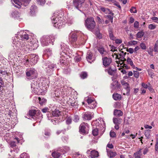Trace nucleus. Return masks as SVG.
<instances>
[{
	"label": "nucleus",
	"mask_w": 158,
	"mask_h": 158,
	"mask_svg": "<svg viewBox=\"0 0 158 158\" xmlns=\"http://www.w3.org/2000/svg\"><path fill=\"white\" fill-rule=\"evenodd\" d=\"M39 83H38L37 81H33L31 84V88L32 91L35 94H43L42 88L43 86L39 85Z\"/></svg>",
	"instance_id": "1"
},
{
	"label": "nucleus",
	"mask_w": 158,
	"mask_h": 158,
	"mask_svg": "<svg viewBox=\"0 0 158 158\" xmlns=\"http://www.w3.org/2000/svg\"><path fill=\"white\" fill-rule=\"evenodd\" d=\"M85 25L88 30L92 31L96 26V23L94 18H88L85 21Z\"/></svg>",
	"instance_id": "2"
},
{
	"label": "nucleus",
	"mask_w": 158,
	"mask_h": 158,
	"mask_svg": "<svg viewBox=\"0 0 158 158\" xmlns=\"http://www.w3.org/2000/svg\"><path fill=\"white\" fill-rule=\"evenodd\" d=\"M99 122L98 121V123H96V128L94 129L92 131V134L94 136L97 135L98 133V130L100 129V127L101 128L102 127H103V125L105 124L103 120L100 118V120H99Z\"/></svg>",
	"instance_id": "3"
},
{
	"label": "nucleus",
	"mask_w": 158,
	"mask_h": 158,
	"mask_svg": "<svg viewBox=\"0 0 158 158\" xmlns=\"http://www.w3.org/2000/svg\"><path fill=\"white\" fill-rule=\"evenodd\" d=\"M89 126L87 123H83L81 124L79 127L80 132L83 134H87L88 133Z\"/></svg>",
	"instance_id": "4"
},
{
	"label": "nucleus",
	"mask_w": 158,
	"mask_h": 158,
	"mask_svg": "<svg viewBox=\"0 0 158 158\" xmlns=\"http://www.w3.org/2000/svg\"><path fill=\"white\" fill-rule=\"evenodd\" d=\"M29 115L32 116V118L34 119H35L36 118L40 119L42 118V115L41 113H36L35 110H29Z\"/></svg>",
	"instance_id": "5"
},
{
	"label": "nucleus",
	"mask_w": 158,
	"mask_h": 158,
	"mask_svg": "<svg viewBox=\"0 0 158 158\" xmlns=\"http://www.w3.org/2000/svg\"><path fill=\"white\" fill-rule=\"evenodd\" d=\"M59 18L53 16L52 17V20L54 23V26L56 27L59 28L62 24V21L61 19H59Z\"/></svg>",
	"instance_id": "6"
},
{
	"label": "nucleus",
	"mask_w": 158,
	"mask_h": 158,
	"mask_svg": "<svg viewBox=\"0 0 158 158\" xmlns=\"http://www.w3.org/2000/svg\"><path fill=\"white\" fill-rule=\"evenodd\" d=\"M26 75L27 77H30V79H32L36 77V72L34 69H31L26 70Z\"/></svg>",
	"instance_id": "7"
},
{
	"label": "nucleus",
	"mask_w": 158,
	"mask_h": 158,
	"mask_svg": "<svg viewBox=\"0 0 158 158\" xmlns=\"http://www.w3.org/2000/svg\"><path fill=\"white\" fill-rule=\"evenodd\" d=\"M88 150L87 152V154H88L91 158H95L99 156L98 152L95 150Z\"/></svg>",
	"instance_id": "8"
},
{
	"label": "nucleus",
	"mask_w": 158,
	"mask_h": 158,
	"mask_svg": "<svg viewBox=\"0 0 158 158\" xmlns=\"http://www.w3.org/2000/svg\"><path fill=\"white\" fill-rule=\"evenodd\" d=\"M84 0H73V6L77 9H79L82 6V3Z\"/></svg>",
	"instance_id": "9"
},
{
	"label": "nucleus",
	"mask_w": 158,
	"mask_h": 158,
	"mask_svg": "<svg viewBox=\"0 0 158 158\" xmlns=\"http://www.w3.org/2000/svg\"><path fill=\"white\" fill-rule=\"evenodd\" d=\"M86 102L88 106L90 108L94 109L97 106V103L95 99H86Z\"/></svg>",
	"instance_id": "10"
},
{
	"label": "nucleus",
	"mask_w": 158,
	"mask_h": 158,
	"mask_svg": "<svg viewBox=\"0 0 158 158\" xmlns=\"http://www.w3.org/2000/svg\"><path fill=\"white\" fill-rule=\"evenodd\" d=\"M111 85V87L113 89L116 90H119L121 89V85L116 80L114 81Z\"/></svg>",
	"instance_id": "11"
},
{
	"label": "nucleus",
	"mask_w": 158,
	"mask_h": 158,
	"mask_svg": "<svg viewBox=\"0 0 158 158\" xmlns=\"http://www.w3.org/2000/svg\"><path fill=\"white\" fill-rule=\"evenodd\" d=\"M44 41H45L47 43V45L49 43L53 44L55 37L53 35H47L44 37Z\"/></svg>",
	"instance_id": "12"
},
{
	"label": "nucleus",
	"mask_w": 158,
	"mask_h": 158,
	"mask_svg": "<svg viewBox=\"0 0 158 158\" xmlns=\"http://www.w3.org/2000/svg\"><path fill=\"white\" fill-rule=\"evenodd\" d=\"M102 60L103 64L105 67H108L112 62L111 59L107 57H103L102 58Z\"/></svg>",
	"instance_id": "13"
},
{
	"label": "nucleus",
	"mask_w": 158,
	"mask_h": 158,
	"mask_svg": "<svg viewBox=\"0 0 158 158\" xmlns=\"http://www.w3.org/2000/svg\"><path fill=\"white\" fill-rule=\"evenodd\" d=\"M93 115L90 112H86L83 114L82 117L84 120H90L91 119Z\"/></svg>",
	"instance_id": "14"
},
{
	"label": "nucleus",
	"mask_w": 158,
	"mask_h": 158,
	"mask_svg": "<svg viewBox=\"0 0 158 158\" xmlns=\"http://www.w3.org/2000/svg\"><path fill=\"white\" fill-rule=\"evenodd\" d=\"M98 50L102 56H106L108 54L107 52L102 46H101L98 47Z\"/></svg>",
	"instance_id": "15"
},
{
	"label": "nucleus",
	"mask_w": 158,
	"mask_h": 158,
	"mask_svg": "<svg viewBox=\"0 0 158 158\" xmlns=\"http://www.w3.org/2000/svg\"><path fill=\"white\" fill-rule=\"evenodd\" d=\"M22 135L21 133L17 132L16 134L15 139L16 140L17 143H20L21 140L23 139Z\"/></svg>",
	"instance_id": "16"
},
{
	"label": "nucleus",
	"mask_w": 158,
	"mask_h": 158,
	"mask_svg": "<svg viewBox=\"0 0 158 158\" xmlns=\"http://www.w3.org/2000/svg\"><path fill=\"white\" fill-rule=\"evenodd\" d=\"M121 84L124 88L126 89L127 91V94L130 91V87L129 86V84L128 83L123 81L121 82Z\"/></svg>",
	"instance_id": "17"
},
{
	"label": "nucleus",
	"mask_w": 158,
	"mask_h": 158,
	"mask_svg": "<svg viewBox=\"0 0 158 158\" xmlns=\"http://www.w3.org/2000/svg\"><path fill=\"white\" fill-rule=\"evenodd\" d=\"M86 58L87 61L90 63H91L90 61H93L94 60L93 54L90 51L87 52Z\"/></svg>",
	"instance_id": "18"
},
{
	"label": "nucleus",
	"mask_w": 158,
	"mask_h": 158,
	"mask_svg": "<svg viewBox=\"0 0 158 158\" xmlns=\"http://www.w3.org/2000/svg\"><path fill=\"white\" fill-rule=\"evenodd\" d=\"M142 149H140L139 151L134 153L132 158H141Z\"/></svg>",
	"instance_id": "19"
},
{
	"label": "nucleus",
	"mask_w": 158,
	"mask_h": 158,
	"mask_svg": "<svg viewBox=\"0 0 158 158\" xmlns=\"http://www.w3.org/2000/svg\"><path fill=\"white\" fill-rule=\"evenodd\" d=\"M52 155L53 157L55 158H58L63 154L61 152V151L60 150H59L56 152H55L52 153Z\"/></svg>",
	"instance_id": "20"
},
{
	"label": "nucleus",
	"mask_w": 158,
	"mask_h": 158,
	"mask_svg": "<svg viewBox=\"0 0 158 158\" xmlns=\"http://www.w3.org/2000/svg\"><path fill=\"white\" fill-rule=\"evenodd\" d=\"M20 33H22L21 34H20V36L22 40H27L29 39L28 35L26 33V32L23 31H20Z\"/></svg>",
	"instance_id": "21"
},
{
	"label": "nucleus",
	"mask_w": 158,
	"mask_h": 158,
	"mask_svg": "<svg viewBox=\"0 0 158 158\" xmlns=\"http://www.w3.org/2000/svg\"><path fill=\"white\" fill-rule=\"evenodd\" d=\"M70 41L71 43L75 42L77 40V36L75 33H73L69 38Z\"/></svg>",
	"instance_id": "22"
},
{
	"label": "nucleus",
	"mask_w": 158,
	"mask_h": 158,
	"mask_svg": "<svg viewBox=\"0 0 158 158\" xmlns=\"http://www.w3.org/2000/svg\"><path fill=\"white\" fill-rule=\"evenodd\" d=\"M38 60V56L32 54L31 56L30 61L33 64L36 63Z\"/></svg>",
	"instance_id": "23"
},
{
	"label": "nucleus",
	"mask_w": 158,
	"mask_h": 158,
	"mask_svg": "<svg viewBox=\"0 0 158 158\" xmlns=\"http://www.w3.org/2000/svg\"><path fill=\"white\" fill-rule=\"evenodd\" d=\"M114 115L116 117H120L123 115V112L120 110H115L114 111Z\"/></svg>",
	"instance_id": "24"
},
{
	"label": "nucleus",
	"mask_w": 158,
	"mask_h": 158,
	"mask_svg": "<svg viewBox=\"0 0 158 158\" xmlns=\"http://www.w3.org/2000/svg\"><path fill=\"white\" fill-rule=\"evenodd\" d=\"M106 151L108 156L110 158L114 157L116 155V153L115 152L109 151V149L107 148H106Z\"/></svg>",
	"instance_id": "25"
},
{
	"label": "nucleus",
	"mask_w": 158,
	"mask_h": 158,
	"mask_svg": "<svg viewBox=\"0 0 158 158\" xmlns=\"http://www.w3.org/2000/svg\"><path fill=\"white\" fill-rule=\"evenodd\" d=\"M69 148L67 146L64 147L60 150L63 155L66 152H69Z\"/></svg>",
	"instance_id": "26"
},
{
	"label": "nucleus",
	"mask_w": 158,
	"mask_h": 158,
	"mask_svg": "<svg viewBox=\"0 0 158 158\" xmlns=\"http://www.w3.org/2000/svg\"><path fill=\"white\" fill-rule=\"evenodd\" d=\"M105 71L107 72L111 76L114 75L115 73V71L112 70L110 67L106 69Z\"/></svg>",
	"instance_id": "27"
},
{
	"label": "nucleus",
	"mask_w": 158,
	"mask_h": 158,
	"mask_svg": "<svg viewBox=\"0 0 158 158\" xmlns=\"http://www.w3.org/2000/svg\"><path fill=\"white\" fill-rule=\"evenodd\" d=\"M13 1L15 4H14L15 6L18 8H21V5H22V4L21 2H19L18 0H13Z\"/></svg>",
	"instance_id": "28"
},
{
	"label": "nucleus",
	"mask_w": 158,
	"mask_h": 158,
	"mask_svg": "<svg viewBox=\"0 0 158 158\" xmlns=\"http://www.w3.org/2000/svg\"><path fill=\"white\" fill-rule=\"evenodd\" d=\"M36 9L37 7L36 6L34 5H32L30 8L31 14L32 15H34Z\"/></svg>",
	"instance_id": "29"
},
{
	"label": "nucleus",
	"mask_w": 158,
	"mask_h": 158,
	"mask_svg": "<svg viewBox=\"0 0 158 158\" xmlns=\"http://www.w3.org/2000/svg\"><path fill=\"white\" fill-rule=\"evenodd\" d=\"M101 10L105 13L106 14H111V11L110 10L107 8H105L104 7H101L100 8Z\"/></svg>",
	"instance_id": "30"
},
{
	"label": "nucleus",
	"mask_w": 158,
	"mask_h": 158,
	"mask_svg": "<svg viewBox=\"0 0 158 158\" xmlns=\"http://www.w3.org/2000/svg\"><path fill=\"white\" fill-rule=\"evenodd\" d=\"M46 67H45L46 70L47 72H49L50 69H52L56 67V65L53 64H51L50 65H46Z\"/></svg>",
	"instance_id": "31"
},
{
	"label": "nucleus",
	"mask_w": 158,
	"mask_h": 158,
	"mask_svg": "<svg viewBox=\"0 0 158 158\" xmlns=\"http://www.w3.org/2000/svg\"><path fill=\"white\" fill-rule=\"evenodd\" d=\"M52 111V115L53 117H57L59 116L60 114V112L58 110H54V111L53 110Z\"/></svg>",
	"instance_id": "32"
},
{
	"label": "nucleus",
	"mask_w": 158,
	"mask_h": 158,
	"mask_svg": "<svg viewBox=\"0 0 158 158\" xmlns=\"http://www.w3.org/2000/svg\"><path fill=\"white\" fill-rule=\"evenodd\" d=\"M127 64L130 65L133 69L135 68V66L134 64L133 61L131 58L128 57L127 60Z\"/></svg>",
	"instance_id": "33"
},
{
	"label": "nucleus",
	"mask_w": 158,
	"mask_h": 158,
	"mask_svg": "<svg viewBox=\"0 0 158 158\" xmlns=\"http://www.w3.org/2000/svg\"><path fill=\"white\" fill-rule=\"evenodd\" d=\"M31 1V0H22V2H21L22 4V5L26 6L28 5Z\"/></svg>",
	"instance_id": "34"
},
{
	"label": "nucleus",
	"mask_w": 158,
	"mask_h": 158,
	"mask_svg": "<svg viewBox=\"0 0 158 158\" xmlns=\"http://www.w3.org/2000/svg\"><path fill=\"white\" fill-rule=\"evenodd\" d=\"M119 119L116 118H113V120L114 123L115 124H120L121 123L120 121H119Z\"/></svg>",
	"instance_id": "35"
},
{
	"label": "nucleus",
	"mask_w": 158,
	"mask_h": 158,
	"mask_svg": "<svg viewBox=\"0 0 158 158\" xmlns=\"http://www.w3.org/2000/svg\"><path fill=\"white\" fill-rule=\"evenodd\" d=\"M113 99H121V96L117 93L114 94L113 95Z\"/></svg>",
	"instance_id": "36"
},
{
	"label": "nucleus",
	"mask_w": 158,
	"mask_h": 158,
	"mask_svg": "<svg viewBox=\"0 0 158 158\" xmlns=\"http://www.w3.org/2000/svg\"><path fill=\"white\" fill-rule=\"evenodd\" d=\"M39 103L41 105H45L46 103V99H38Z\"/></svg>",
	"instance_id": "37"
},
{
	"label": "nucleus",
	"mask_w": 158,
	"mask_h": 158,
	"mask_svg": "<svg viewBox=\"0 0 158 158\" xmlns=\"http://www.w3.org/2000/svg\"><path fill=\"white\" fill-rule=\"evenodd\" d=\"M46 53L44 54L45 56H49L51 55L52 54V51L51 50L49 49H48V50H46Z\"/></svg>",
	"instance_id": "38"
},
{
	"label": "nucleus",
	"mask_w": 158,
	"mask_h": 158,
	"mask_svg": "<svg viewBox=\"0 0 158 158\" xmlns=\"http://www.w3.org/2000/svg\"><path fill=\"white\" fill-rule=\"evenodd\" d=\"M127 53L126 52H125L123 56H123L121 54H120L119 55V59L122 61L124 62L126 60L125 58H124L126 54Z\"/></svg>",
	"instance_id": "39"
},
{
	"label": "nucleus",
	"mask_w": 158,
	"mask_h": 158,
	"mask_svg": "<svg viewBox=\"0 0 158 158\" xmlns=\"http://www.w3.org/2000/svg\"><path fill=\"white\" fill-rule=\"evenodd\" d=\"M144 32L142 31L139 32L136 34L137 37L138 38H141L144 35Z\"/></svg>",
	"instance_id": "40"
},
{
	"label": "nucleus",
	"mask_w": 158,
	"mask_h": 158,
	"mask_svg": "<svg viewBox=\"0 0 158 158\" xmlns=\"http://www.w3.org/2000/svg\"><path fill=\"white\" fill-rule=\"evenodd\" d=\"M139 46L141 49L143 50H145L146 49V46L144 43H141Z\"/></svg>",
	"instance_id": "41"
},
{
	"label": "nucleus",
	"mask_w": 158,
	"mask_h": 158,
	"mask_svg": "<svg viewBox=\"0 0 158 158\" xmlns=\"http://www.w3.org/2000/svg\"><path fill=\"white\" fill-rule=\"evenodd\" d=\"M109 37L111 40H114L115 38L113 34V32L111 30L109 31Z\"/></svg>",
	"instance_id": "42"
},
{
	"label": "nucleus",
	"mask_w": 158,
	"mask_h": 158,
	"mask_svg": "<svg viewBox=\"0 0 158 158\" xmlns=\"http://www.w3.org/2000/svg\"><path fill=\"white\" fill-rule=\"evenodd\" d=\"M16 143H17V141H13L11 142L10 143V147L13 149L15 148H16Z\"/></svg>",
	"instance_id": "43"
},
{
	"label": "nucleus",
	"mask_w": 158,
	"mask_h": 158,
	"mask_svg": "<svg viewBox=\"0 0 158 158\" xmlns=\"http://www.w3.org/2000/svg\"><path fill=\"white\" fill-rule=\"evenodd\" d=\"M72 121V118L70 117H67L66 119V123L67 124H69L71 123Z\"/></svg>",
	"instance_id": "44"
},
{
	"label": "nucleus",
	"mask_w": 158,
	"mask_h": 158,
	"mask_svg": "<svg viewBox=\"0 0 158 158\" xmlns=\"http://www.w3.org/2000/svg\"><path fill=\"white\" fill-rule=\"evenodd\" d=\"M148 53L151 56H153V48L152 47H149L147 50Z\"/></svg>",
	"instance_id": "45"
},
{
	"label": "nucleus",
	"mask_w": 158,
	"mask_h": 158,
	"mask_svg": "<svg viewBox=\"0 0 158 158\" xmlns=\"http://www.w3.org/2000/svg\"><path fill=\"white\" fill-rule=\"evenodd\" d=\"M38 3L41 5H43L45 4L46 2L45 0H36Z\"/></svg>",
	"instance_id": "46"
},
{
	"label": "nucleus",
	"mask_w": 158,
	"mask_h": 158,
	"mask_svg": "<svg viewBox=\"0 0 158 158\" xmlns=\"http://www.w3.org/2000/svg\"><path fill=\"white\" fill-rule=\"evenodd\" d=\"M133 74L134 77L136 78H138L139 77V73L137 71H133Z\"/></svg>",
	"instance_id": "47"
},
{
	"label": "nucleus",
	"mask_w": 158,
	"mask_h": 158,
	"mask_svg": "<svg viewBox=\"0 0 158 158\" xmlns=\"http://www.w3.org/2000/svg\"><path fill=\"white\" fill-rule=\"evenodd\" d=\"M87 74L86 72L82 73L80 75L82 79H84L87 77Z\"/></svg>",
	"instance_id": "48"
},
{
	"label": "nucleus",
	"mask_w": 158,
	"mask_h": 158,
	"mask_svg": "<svg viewBox=\"0 0 158 158\" xmlns=\"http://www.w3.org/2000/svg\"><path fill=\"white\" fill-rule=\"evenodd\" d=\"M130 11L131 13H135L137 12L136 8L135 7H132L130 10Z\"/></svg>",
	"instance_id": "49"
},
{
	"label": "nucleus",
	"mask_w": 158,
	"mask_h": 158,
	"mask_svg": "<svg viewBox=\"0 0 158 158\" xmlns=\"http://www.w3.org/2000/svg\"><path fill=\"white\" fill-rule=\"evenodd\" d=\"M21 157L22 158H29V156L27 154L24 153L21 155Z\"/></svg>",
	"instance_id": "50"
},
{
	"label": "nucleus",
	"mask_w": 158,
	"mask_h": 158,
	"mask_svg": "<svg viewBox=\"0 0 158 158\" xmlns=\"http://www.w3.org/2000/svg\"><path fill=\"white\" fill-rule=\"evenodd\" d=\"M154 51L158 52V42H157L155 44L154 47Z\"/></svg>",
	"instance_id": "51"
},
{
	"label": "nucleus",
	"mask_w": 158,
	"mask_h": 158,
	"mask_svg": "<svg viewBox=\"0 0 158 158\" xmlns=\"http://www.w3.org/2000/svg\"><path fill=\"white\" fill-rule=\"evenodd\" d=\"M49 107L51 109V110L52 111L53 110H56V108L54 106V105L53 104H51L49 105Z\"/></svg>",
	"instance_id": "52"
},
{
	"label": "nucleus",
	"mask_w": 158,
	"mask_h": 158,
	"mask_svg": "<svg viewBox=\"0 0 158 158\" xmlns=\"http://www.w3.org/2000/svg\"><path fill=\"white\" fill-rule=\"evenodd\" d=\"M79 118L77 115H75L73 118V121L75 122H77L79 120Z\"/></svg>",
	"instance_id": "53"
},
{
	"label": "nucleus",
	"mask_w": 158,
	"mask_h": 158,
	"mask_svg": "<svg viewBox=\"0 0 158 158\" xmlns=\"http://www.w3.org/2000/svg\"><path fill=\"white\" fill-rule=\"evenodd\" d=\"M156 27V26L152 24H151L149 25L148 28L150 30H153L155 29Z\"/></svg>",
	"instance_id": "54"
},
{
	"label": "nucleus",
	"mask_w": 158,
	"mask_h": 158,
	"mask_svg": "<svg viewBox=\"0 0 158 158\" xmlns=\"http://www.w3.org/2000/svg\"><path fill=\"white\" fill-rule=\"evenodd\" d=\"M97 21L98 22L99 24H101L104 22V20L102 19H101L99 17L97 16L96 17Z\"/></svg>",
	"instance_id": "55"
},
{
	"label": "nucleus",
	"mask_w": 158,
	"mask_h": 158,
	"mask_svg": "<svg viewBox=\"0 0 158 158\" xmlns=\"http://www.w3.org/2000/svg\"><path fill=\"white\" fill-rule=\"evenodd\" d=\"M12 15L14 17H17L19 15V12L16 11H15L12 13Z\"/></svg>",
	"instance_id": "56"
},
{
	"label": "nucleus",
	"mask_w": 158,
	"mask_h": 158,
	"mask_svg": "<svg viewBox=\"0 0 158 158\" xmlns=\"http://www.w3.org/2000/svg\"><path fill=\"white\" fill-rule=\"evenodd\" d=\"M148 151V148L146 147L144 148L143 151V154L145 155Z\"/></svg>",
	"instance_id": "57"
},
{
	"label": "nucleus",
	"mask_w": 158,
	"mask_h": 158,
	"mask_svg": "<svg viewBox=\"0 0 158 158\" xmlns=\"http://www.w3.org/2000/svg\"><path fill=\"white\" fill-rule=\"evenodd\" d=\"M4 85V83L1 77H0V88L2 87Z\"/></svg>",
	"instance_id": "58"
},
{
	"label": "nucleus",
	"mask_w": 158,
	"mask_h": 158,
	"mask_svg": "<svg viewBox=\"0 0 158 158\" xmlns=\"http://www.w3.org/2000/svg\"><path fill=\"white\" fill-rule=\"evenodd\" d=\"M139 26V22L137 21H136L134 23V27L135 28H138Z\"/></svg>",
	"instance_id": "59"
},
{
	"label": "nucleus",
	"mask_w": 158,
	"mask_h": 158,
	"mask_svg": "<svg viewBox=\"0 0 158 158\" xmlns=\"http://www.w3.org/2000/svg\"><path fill=\"white\" fill-rule=\"evenodd\" d=\"M74 59L75 60L77 61H79L81 60V58L80 56H76L75 57Z\"/></svg>",
	"instance_id": "60"
},
{
	"label": "nucleus",
	"mask_w": 158,
	"mask_h": 158,
	"mask_svg": "<svg viewBox=\"0 0 158 158\" xmlns=\"http://www.w3.org/2000/svg\"><path fill=\"white\" fill-rule=\"evenodd\" d=\"M110 135L111 137H115L116 136L115 133L114 132L111 131L110 132Z\"/></svg>",
	"instance_id": "61"
},
{
	"label": "nucleus",
	"mask_w": 158,
	"mask_h": 158,
	"mask_svg": "<svg viewBox=\"0 0 158 158\" xmlns=\"http://www.w3.org/2000/svg\"><path fill=\"white\" fill-rule=\"evenodd\" d=\"M127 51L129 52L130 53L132 54L134 52V50L133 48H130L129 49H127Z\"/></svg>",
	"instance_id": "62"
},
{
	"label": "nucleus",
	"mask_w": 158,
	"mask_h": 158,
	"mask_svg": "<svg viewBox=\"0 0 158 158\" xmlns=\"http://www.w3.org/2000/svg\"><path fill=\"white\" fill-rule=\"evenodd\" d=\"M122 42V40L121 39H117L115 40V43L116 44H120Z\"/></svg>",
	"instance_id": "63"
},
{
	"label": "nucleus",
	"mask_w": 158,
	"mask_h": 158,
	"mask_svg": "<svg viewBox=\"0 0 158 158\" xmlns=\"http://www.w3.org/2000/svg\"><path fill=\"white\" fill-rule=\"evenodd\" d=\"M152 19L155 22L158 23V18L157 17H154L152 18Z\"/></svg>",
	"instance_id": "64"
}]
</instances>
